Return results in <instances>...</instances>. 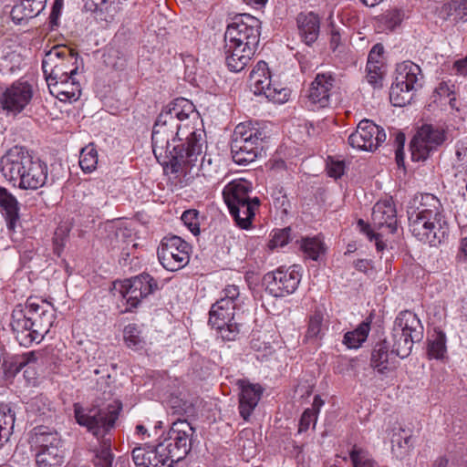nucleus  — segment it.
Segmentation results:
<instances>
[{"instance_id":"obj_22","label":"nucleus","mask_w":467,"mask_h":467,"mask_svg":"<svg viewBox=\"0 0 467 467\" xmlns=\"http://www.w3.org/2000/svg\"><path fill=\"white\" fill-rule=\"evenodd\" d=\"M181 381L177 379H173L168 385V389L165 393L164 402L170 408L173 414L182 416H189L193 413L192 404L182 398V392L180 390Z\"/></svg>"},{"instance_id":"obj_55","label":"nucleus","mask_w":467,"mask_h":467,"mask_svg":"<svg viewBox=\"0 0 467 467\" xmlns=\"http://www.w3.org/2000/svg\"><path fill=\"white\" fill-rule=\"evenodd\" d=\"M327 171L329 177L340 178L345 171V163L341 161L331 160L327 165Z\"/></svg>"},{"instance_id":"obj_47","label":"nucleus","mask_w":467,"mask_h":467,"mask_svg":"<svg viewBox=\"0 0 467 467\" xmlns=\"http://www.w3.org/2000/svg\"><path fill=\"white\" fill-rule=\"evenodd\" d=\"M446 352V336L442 331H438L430 340L428 354L434 358H441Z\"/></svg>"},{"instance_id":"obj_6","label":"nucleus","mask_w":467,"mask_h":467,"mask_svg":"<svg viewBox=\"0 0 467 467\" xmlns=\"http://www.w3.org/2000/svg\"><path fill=\"white\" fill-rule=\"evenodd\" d=\"M265 131L251 121L238 124L231 143L233 160L239 165L253 162L257 158Z\"/></svg>"},{"instance_id":"obj_43","label":"nucleus","mask_w":467,"mask_h":467,"mask_svg":"<svg viewBox=\"0 0 467 467\" xmlns=\"http://www.w3.org/2000/svg\"><path fill=\"white\" fill-rule=\"evenodd\" d=\"M300 249L306 256L312 260H317L324 253V244L317 237H305L300 241Z\"/></svg>"},{"instance_id":"obj_21","label":"nucleus","mask_w":467,"mask_h":467,"mask_svg":"<svg viewBox=\"0 0 467 467\" xmlns=\"http://www.w3.org/2000/svg\"><path fill=\"white\" fill-rule=\"evenodd\" d=\"M372 223L375 227H386L393 234L397 230V211L390 201L378 202L372 210Z\"/></svg>"},{"instance_id":"obj_54","label":"nucleus","mask_w":467,"mask_h":467,"mask_svg":"<svg viewBox=\"0 0 467 467\" xmlns=\"http://www.w3.org/2000/svg\"><path fill=\"white\" fill-rule=\"evenodd\" d=\"M160 446L157 444L154 448L149 447V455L150 467H163L162 464L164 463V460L166 461V455L164 452L160 451Z\"/></svg>"},{"instance_id":"obj_52","label":"nucleus","mask_w":467,"mask_h":467,"mask_svg":"<svg viewBox=\"0 0 467 467\" xmlns=\"http://www.w3.org/2000/svg\"><path fill=\"white\" fill-rule=\"evenodd\" d=\"M358 226L360 232L364 233L370 241H375L378 251H383L386 248L385 243L380 239V234H375L362 219L358 221Z\"/></svg>"},{"instance_id":"obj_10","label":"nucleus","mask_w":467,"mask_h":467,"mask_svg":"<svg viewBox=\"0 0 467 467\" xmlns=\"http://www.w3.org/2000/svg\"><path fill=\"white\" fill-rule=\"evenodd\" d=\"M158 289L157 281L149 274L114 283V290L126 301L127 310L137 307L140 301Z\"/></svg>"},{"instance_id":"obj_36","label":"nucleus","mask_w":467,"mask_h":467,"mask_svg":"<svg viewBox=\"0 0 467 467\" xmlns=\"http://www.w3.org/2000/svg\"><path fill=\"white\" fill-rule=\"evenodd\" d=\"M249 80L255 95H261L265 92L271 82L270 72L265 61L257 62L250 73Z\"/></svg>"},{"instance_id":"obj_51","label":"nucleus","mask_w":467,"mask_h":467,"mask_svg":"<svg viewBox=\"0 0 467 467\" xmlns=\"http://www.w3.org/2000/svg\"><path fill=\"white\" fill-rule=\"evenodd\" d=\"M182 221L187 228L194 234L200 233L199 212L192 209L185 211L182 215Z\"/></svg>"},{"instance_id":"obj_60","label":"nucleus","mask_w":467,"mask_h":467,"mask_svg":"<svg viewBox=\"0 0 467 467\" xmlns=\"http://www.w3.org/2000/svg\"><path fill=\"white\" fill-rule=\"evenodd\" d=\"M457 258L460 261L467 262V237L462 238L460 241Z\"/></svg>"},{"instance_id":"obj_31","label":"nucleus","mask_w":467,"mask_h":467,"mask_svg":"<svg viewBox=\"0 0 467 467\" xmlns=\"http://www.w3.org/2000/svg\"><path fill=\"white\" fill-rule=\"evenodd\" d=\"M259 205V199L254 197L249 202H242L240 204L230 205L228 208L236 223L241 228L248 229Z\"/></svg>"},{"instance_id":"obj_35","label":"nucleus","mask_w":467,"mask_h":467,"mask_svg":"<svg viewBox=\"0 0 467 467\" xmlns=\"http://www.w3.org/2000/svg\"><path fill=\"white\" fill-rule=\"evenodd\" d=\"M327 329L325 322V314L321 309H315L308 316L307 328L305 334V340L311 341L320 339Z\"/></svg>"},{"instance_id":"obj_32","label":"nucleus","mask_w":467,"mask_h":467,"mask_svg":"<svg viewBox=\"0 0 467 467\" xmlns=\"http://www.w3.org/2000/svg\"><path fill=\"white\" fill-rule=\"evenodd\" d=\"M32 445L36 451L51 450V447H61V440L58 433L48 427H38L35 429L31 437Z\"/></svg>"},{"instance_id":"obj_50","label":"nucleus","mask_w":467,"mask_h":467,"mask_svg":"<svg viewBox=\"0 0 467 467\" xmlns=\"http://www.w3.org/2000/svg\"><path fill=\"white\" fill-rule=\"evenodd\" d=\"M267 99L276 103H284L287 101L290 90L285 88H278L270 82V85L263 93Z\"/></svg>"},{"instance_id":"obj_40","label":"nucleus","mask_w":467,"mask_h":467,"mask_svg":"<svg viewBox=\"0 0 467 467\" xmlns=\"http://www.w3.org/2000/svg\"><path fill=\"white\" fill-rule=\"evenodd\" d=\"M413 449L411 434L407 433L405 429L400 428L398 432L394 433L392 438V452L396 457L402 459L410 453Z\"/></svg>"},{"instance_id":"obj_42","label":"nucleus","mask_w":467,"mask_h":467,"mask_svg":"<svg viewBox=\"0 0 467 467\" xmlns=\"http://www.w3.org/2000/svg\"><path fill=\"white\" fill-rule=\"evenodd\" d=\"M367 80L375 88H382L385 76V68L382 61L367 62Z\"/></svg>"},{"instance_id":"obj_25","label":"nucleus","mask_w":467,"mask_h":467,"mask_svg":"<svg viewBox=\"0 0 467 467\" xmlns=\"http://www.w3.org/2000/svg\"><path fill=\"white\" fill-rule=\"evenodd\" d=\"M251 190L252 183L244 179L234 180L223 191L224 202L227 206L249 202L252 201L249 197Z\"/></svg>"},{"instance_id":"obj_16","label":"nucleus","mask_w":467,"mask_h":467,"mask_svg":"<svg viewBox=\"0 0 467 467\" xmlns=\"http://www.w3.org/2000/svg\"><path fill=\"white\" fill-rule=\"evenodd\" d=\"M33 87L27 81H16L3 93L0 103L5 110L20 113L31 101Z\"/></svg>"},{"instance_id":"obj_2","label":"nucleus","mask_w":467,"mask_h":467,"mask_svg":"<svg viewBox=\"0 0 467 467\" xmlns=\"http://www.w3.org/2000/svg\"><path fill=\"white\" fill-rule=\"evenodd\" d=\"M415 206L408 210L410 231L419 241L437 246L449 235L450 226L443 205L431 193L414 198Z\"/></svg>"},{"instance_id":"obj_11","label":"nucleus","mask_w":467,"mask_h":467,"mask_svg":"<svg viewBox=\"0 0 467 467\" xmlns=\"http://www.w3.org/2000/svg\"><path fill=\"white\" fill-rule=\"evenodd\" d=\"M190 250L187 242L177 235H172L161 240L157 254L161 265L168 271L174 272L188 265Z\"/></svg>"},{"instance_id":"obj_17","label":"nucleus","mask_w":467,"mask_h":467,"mask_svg":"<svg viewBox=\"0 0 467 467\" xmlns=\"http://www.w3.org/2000/svg\"><path fill=\"white\" fill-rule=\"evenodd\" d=\"M10 327L19 345L29 347L34 342H40L37 341L32 323L21 306L13 310Z\"/></svg>"},{"instance_id":"obj_14","label":"nucleus","mask_w":467,"mask_h":467,"mask_svg":"<svg viewBox=\"0 0 467 467\" xmlns=\"http://www.w3.org/2000/svg\"><path fill=\"white\" fill-rule=\"evenodd\" d=\"M299 269L298 265H293L288 268L280 267L275 272L266 274L265 275L266 290L275 297L293 294L301 281Z\"/></svg>"},{"instance_id":"obj_56","label":"nucleus","mask_w":467,"mask_h":467,"mask_svg":"<svg viewBox=\"0 0 467 467\" xmlns=\"http://www.w3.org/2000/svg\"><path fill=\"white\" fill-rule=\"evenodd\" d=\"M317 417L312 413V410H306L299 421V431H306L308 430L311 423L316 424Z\"/></svg>"},{"instance_id":"obj_62","label":"nucleus","mask_w":467,"mask_h":467,"mask_svg":"<svg viewBox=\"0 0 467 467\" xmlns=\"http://www.w3.org/2000/svg\"><path fill=\"white\" fill-rule=\"evenodd\" d=\"M325 404V401L321 399L319 395H316L313 400L312 407L307 410H312V413L317 417L320 409Z\"/></svg>"},{"instance_id":"obj_28","label":"nucleus","mask_w":467,"mask_h":467,"mask_svg":"<svg viewBox=\"0 0 467 467\" xmlns=\"http://www.w3.org/2000/svg\"><path fill=\"white\" fill-rule=\"evenodd\" d=\"M10 13L12 20L16 24L37 16L46 7L47 0H19Z\"/></svg>"},{"instance_id":"obj_30","label":"nucleus","mask_w":467,"mask_h":467,"mask_svg":"<svg viewBox=\"0 0 467 467\" xmlns=\"http://www.w3.org/2000/svg\"><path fill=\"white\" fill-rule=\"evenodd\" d=\"M296 24L301 39L308 46L314 43L319 34V19L314 13H301L296 17Z\"/></svg>"},{"instance_id":"obj_18","label":"nucleus","mask_w":467,"mask_h":467,"mask_svg":"<svg viewBox=\"0 0 467 467\" xmlns=\"http://www.w3.org/2000/svg\"><path fill=\"white\" fill-rule=\"evenodd\" d=\"M334 84L335 78L331 73H318L308 89L309 101L319 108L327 107Z\"/></svg>"},{"instance_id":"obj_61","label":"nucleus","mask_w":467,"mask_h":467,"mask_svg":"<svg viewBox=\"0 0 467 467\" xmlns=\"http://www.w3.org/2000/svg\"><path fill=\"white\" fill-rule=\"evenodd\" d=\"M454 68L458 74L466 76L467 75V57L455 61Z\"/></svg>"},{"instance_id":"obj_20","label":"nucleus","mask_w":467,"mask_h":467,"mask_svg":"<svg viewBox=\"0 0 467 467\" xmlns=\"http://www.w3.org/2000/svg\"><path fill=\"white\" fill-rule=\"evenodd\" d=\"M125 0H88L85 8L94 14L95 19L105 24L114 22L123 10Z\"/></svg>"},{"instance_id":"obj_63","label":"nucleus","mask_w":467,"mask_h":467,"mask_svg":"<svg viewBox=\"0 0 467 467\" xmlns=\"http://www.w3.org/2000/svg\"><path fill=\"white\" fill-rule=\"evenodd\" d=\"M368 261L364 259H359L355 262V267L360 272H366L368 269Z\"/></svg>"},{"instance_id":"obj_49","label":"nucleus","mask_w":467,"mask_h":467,"mask_svg":"<svg viewBox=\"0 0 467 467\" xmlns=\"http://www.w3.org/2000/svg\"><path fill=\"white\" fill-rule=\"evenodd\" d=\"M404 17L402 11L398 9L388 10L380 16V22L389 30H394L400 25Z\"/></svg>"},{"instance_id":"obj_26","label":"nucleus","mask_w":467,"mask_h":467,"mask_svg":"<svg viewBox=\"0 0 467 467\" xmlns=\"http://www.w3.org/2000/svg\"><path fill=\"white\" fill-rule=\"evenodd\" d=\"M50 93L56 96L60 101H76L81 94L79 82L74 78L73 79L53 80L47 82Z\"/></svg>"},{"instance_id":"obj_24","label":"nucleus","mask_w":467,"mask_h":467,"mask_svg":"<svg viewBox=\"0 0 467 467\" xmlns=\"http://www.w3.org/2000/svg\"><path fill=\"white\" fill-rule=\"evenodd\" d=\"M193 433L194 429L186 420H178L171 424L166 436L169 437L172 442H175L178 448L187 456L191 451Z\"/></svg>"},{"instance_id":"obj_15","label":"nucleus","mask_w":467,"mask_h":467,"mask_svg":"<svg viewBox=\"0 0 467 467\" xmlns=\"http://www.w3.org/2000/svg\"><path fill=\"white\" fill-rule=\"evenodd\" d=\"M386 140L382 128L369 119L359 121L356 130L348 136V144L358 150L373 151Z\"/></svg>"},{"instance_id":"obj_8","label":"nucleus","mask_w":467,"mask_h":467,"mask_svg":"<svg viewBox=\"0 0 467 467\" xmlns=\"http://www.w3.org/2000/svg\"><path fill=\"white\" fill-rule=\"evenodd\" d=\"M423 76L420 67L411 62L403 61L397 65L395 82L389 91V99L395 107L410 103L414 92L421 87Z\"/></svg>"},{"instance_id":"obj_33","label":"nucleus","mask_w":467,"mask_h":467,"mask_svg":"<svg viewBox=\"0 0 467 467\" xmlns=\"http://www.w3.org/2000/svg\"><path fill=\"white\" fill-rule=\"evenodd\" d=\"M439 16L455 24L467 21V0H450L442 5Z\"/></svg>"},{"instance_id":"obj_48","label":"nucleus","mask_w":467,"mask_h":467,"mask_svg":"<svg viewBox=\"0 0 467 467\" xmlns=\"http://www.w3.org/2000/svg\"><path fill=\"white\" fill-rule=\"evenodd\" d=\"M15 425V411L8 404H0V428L4 430V434L6 431H13Z\"/></svg>"},{"instance_id":"obj_45","label":"nucleus","mask_w":467,"mask_h":467,"mask_svg":"<svg viewBox=\"0 0 467 467\" xmlns=\"http://www.w3.org/2000/svg\"><path fill=\"white\" fill-rule=\"evenodd\" d=\"M38 355V352L30 351L23 355L13 357L12 360L9 362V365L6 360H4L3 365L7 367V369L11 372L16 373L19 372L27 364L36 362L37 360Z\"/></svg>"},{"instance_id":"obj_41","label":"nucleus","mask_w":467,"mask_h":467,"mask_svg":"<svg viewBox=\"0 0 467 467\" xmlns=\"http://www.w3.org/2000/svg\"><path fill=\"white\" fill-rule=\"evenodd\" d=\"M161 449V452H164L166 455V462L162 464L163 467H173L175 462L183 460L186 455L182 450L178 448L175 442H172L167 436L158 443Z\"/></svg>"},{"instance_id":"obj_59","label":"nucleus","mask_w":467,"mask_h":467,"mask_svg":"<svg viewBox=\"0 0 467 467\" xmlns=\"http://www.w3.org/2000/svg\"><path fill=\"white\" fill-rule=\"evenodd\" d=\"M384 47L381 44H376L370 50L368 60L381 61L380 57L383 54Z\"/></svg>"},{"instance_id":"obj_29","label":"nucleus","mask_w":467,"mask_h":467,"mask_svg":"<svg viewBox=\"0 0 467 467\" xmlns=\"http://www.w3.org/2000/svg\"><path fill=\"white\" fill-rule=\"evenodd\" d=\"M247 51V47H236L235 48H229V43L224 45L225 62L228 68L234 72L242 71L250 62L254 57L256 48H251L250 54Z\"/></svg>"},{"instance_id":"obj_1","label":"nucleus","mask_w":467,"mask_h":467,"mask_svg":"<svg viewBox=\"0 0 467 467\" xmlns=\"http://www.w3.org/2000/svg\"><path fill=\"white\" fill-rule=\"evenodd\" d=\"M197 121L193 104L184 98L174 99L158 115L151 134L152 151L166 172L186 177L194 170L207 171L202 155L205 133L195 127Z\"/></svg>"},{"instance_id":"obj_4","label":"nucleus","mask_w":467,"mask_h":467,"mask_svg":"<svg viewBox=\"0 0 467 467\" xmlns=\"http://www.w3.org/2000/svg\"><path fill=\"white\" fill-rule=\"evenodd\" d=\"M119 410V407L109 406L107 409H92L86 413L79 408L75 409L77 422L87 427L96 437H102L100 449L93 460L94 464L98 467H111L113 461L111 442L110 439H106L104 436L113 428Z\"/></svg>"},{"instance_id":"obj_13","label":"nucleus","mask_w":467,"mask_h":467,"mask_svg":"<svg viewBox=\"0 0 467 467\" xmlns=\"http://www.w3.org/2000/svg\"><path fill=\"white\" fill-rule=\"evenodd\" d=\"M24 310L32 323L37 341L41 342L56 320V308L46 300L38 303L29 297Z\"/></svg>"},{"instance_id":"obj_23","label":"nucleus","mask_w":467,"mask_h":467,"mask_svg":"<svg viewBox=\"0 0 467 467\" xmlns=\"http://www.w3.org/2000/svg\"><path fill=\"white\" fill-rule=\"evenodd\" d=\"M393 329L402 332L414 340L423 338L424 328L418 316L410 311H401L395 318Z\"/></svg>"},{"instance_id":"obj_27","label":"nucleus","mask_w":467,"mask_h":467,"mask_svg":"<svg viewBox=\"0 0 467 467\" xmlns=\"http://www.w3.org/2000/svg\"><path fill=\"white\" fill-rule=\"evenodd\" d=\"M19 203L5 188L0 187V212L5 216L9 231H15L19 222Z\"/></svg>"},{"instance_id":"obj_37","label":"nucleus","mask_w":467,"mask_h":467,"mask_svg":"<svg viewBox=\"0 0 467 467\" xmlns=\"http://www.w3.org/2000/svg\"><path fill=\"white\" fill-rule=\"evenodd\" d=\"M420 341V340H414L402 332L392 328L390 342L392 347V353H395V356L400 357V358L409 357V355L411 353L414 343Z\"/></svg>"},{"instance_id":"obj_38","label":"nucleus","mask_w":467,"mask_h":467,"mask_svg":"<svg viewBox=\"0 0 467 467\" xmlns=\"http://www.w3.org/2000/svg\"><path fill=\"white\" fill-rule=\"evenodd\" d=\"M371 321L366 319L362 321L357 328L345 334L343 343L348 348H358L364 343L370 331Z\"/></svg>"},{"instance_id":"obj_58","label":"nucleus","mask_w":467,"mask_h":467,"mask_svg":"<svg viewBox=\"0 0 467 467\" xmlns=\"http://www.w3.org/2000/svg\"><path fill=\"white\" fill-rule=\"evenodd\" d=\"M456 155L459 161H467V138L457 143Z\"/></svg>"},{"instance_id":"obj_64","label":"nucleus","mask_w":467,"mask_h":467,"mask_svg":"<svg viewBox=\"0 0 467 467\" xmlns=\"http://www.w3.org/2000/svg\"><path fill=\"white\" fill-rule=\"evenodd\" d=\"M448 460L445 457H439L432 464V467H447Z\"/></svg>"},{"instance_id":"obj_12","label":"nucleus","mask_w":467,"mask_h":467,"mask_svg":"<svg viewBox=\"0 0 467 467\" xmlns=\"http://www.w3.org/2000/svg\"><path fill=\"white\" fill-rule=\"evenodd\" d=\"M445 140L442 130L425 124L421 126L410 141L412 160L420 161L426 160L431 152L436 150Z\"/></svg>"},{"instance_id":"obj_46","label":"nucleus","mask_w":467,"mask_h":467,"mask_svg":"<svg viewBox=\"0 0 467 467\" xmlns=\"http://www.w3.org/2000/svg\"><path fill=\"white\" fill-rule=\"evenodd\" d=\"M98 164V152L92 144L81 150L79 156V166L85 172H91Z\"/></svg>"},{"instance_id":"obj_53","label":"nucleus","mask_w":467,"mask_h":467,"mask_svg":"<svg viewBox=\"0 0 467 467\" xmlns=\"http://www.w3.org/2000/svg\"><path fill=\"white\" fill-rule=\"evenodd\" d=\"M291 239V228L277 230L275 232L270 243L271 247H283L289 243Z\"/></svg>"},{"instance_id":"obj_19","label":"nucleus","mask_w":467,"mask_h":467,"mask_svg":"<svg viewBox=\"0 0 467 467\" xmlns=\"http://www.w3.org/2000/svg\"><path fill=\"white\" fill-rule=\"evenodd\" d=\"M237 384L240 389L239 412L241 417L247 420L261 399L263 389L258 384L245 380H239Z\"/></svg>"},{"instance_id":"obj_9","label":"nucleus","mask_w":467,"mask_h":467,"mask_svg":"<svg viewBox=\"0 0 467 467\" xmlns=\"http://www.w3.org/2000/svg\"><path fill=\"white\" fill-rule=\"evenodd\" d=\"M261 22L249 14L236 16L228 25L224 34V42L229 43V48L247 47L250 54L251 48H257L260 37Z\"/></svg>"},{"instance_id":"obj_57","label":"nucleus","mask_w":467,"mask_h":467,"mask_svg":"<svg viewBox=\"0 0 467 467\" xmlns=\"http://www.w3.org/2000/svg\"><path fill=\"white\" fill-rule=\"evenodd\" d=\"M62 5V0H55L52 6L51 14L49 16V24L51 29H54L56 26H58V19L61 14Z\"/></svg>"},{"instance_id":"obj_7","label":"nucleus","mask_w":467,"mask_h":467,"mask_svg":"<svg viewBox=\"0 0 467 467\" xmlns=\"http://www.w3.org/2000/svg\"><path fill=\"white\" fill-rule=\"evenodd\" d=\"M78 54L74 49L65 46L53 47L45 55L42 69L47 82L53 80L73 79L78 71Z\"/></svg>"},{"instance_id":"obj_39","label":"nucleus","mask_w":467,"mask_h":467,"mask_svg":"<svg viewBox=\"0 0 467 467\" xmlns=\"http://www.w3.org/2000/svg\"><path fill=\"white\" fill-rule=\"evenodd\" d=\"M63 451L58 447H51V450H39L36 453L37 467H59L63 462Z\"/></svg>"},{"instance_id":"obj_3","label":"nucleus","mask_w":467,"mask_h":467,"mask_svg":"<svg viewBox=\"0 0 467 467\" xmlns=\"http://www.w3.org/2000/svg\"><path fill=\"white\" fill-rule=\"evenodd\" d=\"M0 171L6 181L24 190H37L47 180V164L19 146L11 148L1 157Z\"/></svg>"},{"instance_id":"obj_5","label":"nucleus","mask_w":467,"mask_h":467,"mask_svg":"<svg viewBox=\"0 0 467 467\" xmlns=\"http://www.w3.org/2000/svg\"><path fill=\"white\" fill-rule=\"evenodd\" d=\"M222 296L212 305L209 312V325L216 329L223 340H234L240 328L234 318V310L240 305V290L235 285H226Z\"/></svg>"},{"instance_id":"obj_44","label":"nucleus","mask_w":467,"mask_h":467,"mask_svg":"<svg viewBox=\"0 0 467 467\" xmlns=\"http://www.w3.org/2000/svg\"><path fill=\"white\" fill-rule=\"evenodd\" d=\"M349 459L353 467H376L377 465V462L368 451L357 446L350 451Z\"/></svg>"},{"instance_id":"obj_34","label":"nucleus","mask_w":467,"mask_h":467,"mask_svg":"<svg viewBox=\"0 0 467 467\" xmlns=\"http://www.w3.org/2000/svg\"><path fill=\"white\" fill-rule=\"evenodd\" d=\"M390 343L386 339L377 343L372 350L370 363L379 373H385L389 369L391 357L395 355L389 351Z\"/></svg>"}]
</instances>
